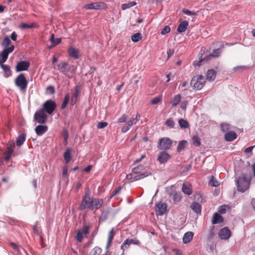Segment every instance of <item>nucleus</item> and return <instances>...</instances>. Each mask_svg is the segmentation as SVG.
<instances>
[{"label": "nucleus", "mask_w": 255, "mask_h": 255, "mask_svg": "<svg viewBox=\"0 0 255 255\" xmlns=\"http://www.w3.org/2000/svg\"><path fill=\"white\" fill-rule=\"evenodd\" d=\"M252 176L251 175L243 174L239 177L237 181L238 190L241 192H245L250 186Z\"/></svg>", "instance_id": "nucleus-1"}, {"label": "nucleus", "mask_w": 255, "mask_h": 255, "mask_svg": "<svg viewBox=\"0 0 255 255\" xmlns=\"http://www.w3.org/2000/svg\"><path fill=\"white\" fill-rule=\"evenodd\" d=\"M58 67L60 72L68 78L73 77V74L75 73L76 70L74 66L69 65L67 62L63 61L59 63Z\"/></svg>", "instance_id": "nucleus-2"}, {"label": "nucleus", "mask_w": 255, "mask_h": 255, "mask_svg": "<svg viewBox=\"0 0 255 255\" xmlns=\"http://www.w3.org/2000/svg\"><path fill=\"white\" fill-rule=\"evenodd\" d=\"M14 83L21 91H25L27 87L28 82L24 75L21 73L16 77Z\"/></svg>", "instance_id": "nucleus-3"}, {"label": "nucleus", "mask_w": 255, "mask_h": 255, "mask_svg": "<svg viewBox=\"0 0 255 255\" xmlns=\"http://www.w3.org/2000/svg\"><path fill=\"white\" fill-rule=\"evenodd\" d=\"M205 83V78L202 75L194 76L191 81V85L197 90L201 89Z\"/></svg>", "instance_id": "nucleus-4"}, {"label": "nucleus", "mask_w": 255, "mask_h": 255, "mask_svg": "<svg viewBox=\"0 0 255 255\" xmlns=\"http://www.w3.org/2000/svg\"><path fill=\"white\" fill-rule=\"evenodd\" d=\"M92 198H90V192L88 191L84 196L81 204L79 207L80 210H84L86 209H91Z\"/></svg>", "instance_id": "nucleus-5"}, {"label": "nucleus", "mask_w": 255, "mask_h": 255, "mask_svg": "<svg viewBox=\"0 0 255 255\" xmlns=\"http://www.w3.org/2000/svg\"><path fill=\"white\" fill-rule=\"evenodd\" d=\"M172 145V141L168 137H162L159 139L157 148L160 150H168Z\"/></svg>", "instance_id": "nucleus-6"}, {"label": "nucleus", "mask_w": 255, "mask_h": 255, "mask_svg": "<svg viewBox=\"0 0 255 255\" xmlns=\"http://www.w3.org/2000/svg\"><path fill=\"white\" fill-rule=\"evenodd\" d=\"M56 104L52 100H48L43 104V109L49 115L52 114L56 108Z\"/></svg>", "instance_id": "nucleus-7"}, {"label": "nucleus", "mask_w": 255, "mask_h": 255, "mask_svg": "<svg viewBox=\"0 0 255 255\" xmlns=\"http://www.w3.org/2000/svg\"><path fill=\"white\" fill-rule=\"evenodd\" d=\"M47 113L44 110V109H40L37 111L34 116V119L37 123L42 124L45 123L46 120L47 118Z\"/></svg>", "instance_id": "nucleus-8"}, {"label": "nucleus", "mask_w": 255, "mask_h": 255, "mask_svg": "<svg viewBox=\"0 0 255 255\" xmlns=\"http://www.w3.org/2000/svg\"><path fill=\"white\" fill-rule=\"evenodd\" d=\"M106 5L104 2H96L87 4L84 6L87 9L102 10L106 8Z\"/></svg>", "instance_id": "nucleus-9"}, {"label": "nucleus", "mask_w": 255, "mask_h": 255, "mask_svg": "<svg viewBox=\"0 0 255 255\" xmlns=\"http://www.w3.org/2000/svg\"><path fill=\"white\" fill-rule=\"evenodd\" d=\"M90 228V225H84L81 229L78 231L76 239H83L84 238H87V235L89 233Z\"/></svg>", "instance_id": "nucleus-10"}, {"label": "nucleus", "mask_w": 255, "mask_h": 255, "mask_svg": "<svg viewBox=\"0 0 255 255\" xmlns=\"http://www.w3.org/2000/svg\"><path fill=\"white\" fill-rule=\"evenodd\" d=\"M14 48V46L11 45L9 48H5L0 54V64L4 63L7 59L9 53L12 52Z\"/></svg>", "instance_id": "nucleus-11"}, {"label": "nucleus", "mask_w": 255, "mask_h": 255, "mask_svg": "<svg viewBox=\"0 0 255 255\" xmlns=\"http://www.w3.org/2000/svg\"><path fill=\"white\" fill-rule=\"evenodd\" d=\"M166 204L163 202H159L155 206V210L157 215L161 216L163 215L166 211Z\"/></svg>", "instance_id": "nucleus-12"}, {"label": "nucleus", "mask_w": 255, "mask_h": 255, "mask_svg": "<svg viewBox=\"0 0 255 255\" xmlns=\"http://www.w3.org/2000/svg\"><path fill=\"white\" fill-rule=\"evenodd\" d=\"M103 203L104 201L102 199L92 198L90 210H98L100 209L103 204Z\"/></svg>", "instance_id": "nucleus-13"}, {"label": "nucleus", "mask_w": 255, "mask_h": 255, "mask_svg": "<svg viewBox=\"0 0 255 255\" xmlns=\"http://www.w3.org/2000/svg\"><path fill=\"white\" fill-rule=\"evenodd\" d=\"M231 235V232L228 227H224L219 232V236L221 239H229Z\"/></svg>", "instance_id": "nucleus-14"}, {"label": "nucleus", "mask_w": 255, "mask_h": 255, "mask_svg": "<svg viewBox=\"0 0 255 255\" xmlns=\"http://www.w3.org/2000/svg\"><path fill=\"white\" fill-rule=\"evenodd\" d=\"M29 66V62L26 61H21L17 63L16 66V71L20 72L22 71H26L28 70Z\"/></svg>", "instance_id": "nucleus-15"}, {"label": "nucleus", "mask_w": 255, "mask_h": 255, "mask_svg": "<svg viewBox=\"0 0 255 255\" xmlns=\"http://www.w3.org/2000/svg\"><path fill=\"white\" fill-rule=\"evenodd\" d=\"M170 158V155L166 151H161L158 155L157 160L161 164L166 163Z\"/></svg>", "instance_id": "nucleus-16"}, {"label": "nucleus", "mask_w": 255, "mask_h": 255, "mask_svg": "<svg viewBox=\"0 0 255 255\" xmlns=\"http://www.w3.org/2000/svg\"><path fill=\"white\" fill-rule=\"evenodd\" d=\"M136 124V120H134L133 118L128 120L125 125L122 128V131L124 133L127 132L132 125Z\"/></svg>", "instance_id": "nucleus-17"}, {"label": "nucleus", "mask_w": 255, "mask_h": 255, "mask_svg": "<svg viewBox=\"0 0 255 255\" xmlns=\"http://www.w3.org/2000/svg\"><path fill=\"white\" fill-rule=\"evenodd\" d=\"M225 139L227 141H232L237 137V133L232 131L227 132L225 134Z\"/></svg>", "instance_id": "nucleus-18"}, {"label": "nucleus", "mask_w": 255, "mask_h": 255, "mask_svg": "<svg viewBox=\"0 0 255 255\" xmlns=\"http://www.w3.org/2000/svg\"><path fill=\"white\" fill-rule=\"evenodd\" d=\"M182 190L185 194L188 195H191L192 193L191 185L187 182L183 183L182 185Z\"/></svg>", "instance_id": "nucleus-19"}, {"label": "nucleus", "mask_w": 255, "mask_h": 255, "mask_svg": "<svg viewBox=\"0 0 255 255\" xmlns=\"http://www.w3.org/2000/svg\"><path fill=\"white\" fill-rule=\"evenodd\" d=\"M35 130L38 135L41 136L47 130V127L46 126L38 125L36 127Z\"/></svg>", "instance_id": "nucleus-20"}, {"label": "nucleus", "mask_w": 255, "mask_h": 255, "mask_svg": "<svg viewBox=\"0 0 255 255\" xmlns=\"http://www.w3.org/2000/svg\"><path fill=\"white\" fill-rule=\"evenodd\" d=\"M13 152V148L10 146H7V150L4 152V156L3 157V159L5 161L9 160L11 158Z\"/></svg>", "instance_id": "nucleus-21"}, {"label": "nucleus", "mask_w": 255, "mask_h": 255, "mask_svg": "<svg viewBox=\"0 0 255 255\" xmlns=\"http://www.w3.org/2000/svg\"><path fill=\"white\" fill-rule=\"evenodd\" d=\"M250 68V67L249 66L247 65L238 66L234 67L232 70V72L233 73L243 72L248 70Z\"/></svg>", "instance_id": "nucleus-22"}, {"label": "nucleus", "mask_w": 255, "mask_h": 255, "mask_svg": "<svg viewBox=\"0 0 255 255\" xmlns=\"http://www.w3.org/2000/svg\"><path fill=\"white\" fill-rule=\"evenodd\" d=\"M68 53L70 56L78 59L80 57L79 50L73 47H70L68 49Z\"/></svg>", "instance_id": "nucleus-23"}, {"label": "nucleus", "mask_w": 255, "mask_h": 255, "mask_svg": "<svg viewBox=\"0 0 255 255\" xmlns=\"http://www.w3.org/2000/svg\"><path fill=\"white\" fill-rule=\"evenodd\" d=\"M131 244L138 245L139 244L138 240H125L121 246V249L125 250V249L127 248Z\"/></svg>", "instance_id": "nucleus-24"}, {"label": "nucleus", "mask_w": 255, "mask_h": 255, "mask_svg": "<svg viewBox=\"0 0 255 255\" xmlns=\"http://www.w3.org/2000/svg\"><path fill=\"white\" fill-rule=\"evenodd\" d=\"M188 24V22L186 20L181 22L177 27L178 32L179 33L184 32L187 29Z\"/></svg>", "instance_id": "nucleus-25"}, {"label": "nucleus", "mask_w": 255, "mask_h": 255, "mask_svg": "<svg viewBox=\"0 0 255 255\" xmlns=\"http://www.w3.org/2000/svg\"><path fill=\"white\" fill-rule=\"evenodd\" d=\"M1 67L3 70L4 76L6 78H8L11 75L10 67L8 65L0 64Z\"/></svg>", "instance_id": "nucleus-26"}, {"label": "nucleus", "mask_w": 255, "mask_h": 255, "mask_svg": "<svg viewBox=\"0 0 255 255\" xmlns=\"http://www.w3.org/2000/svg\"><path fill=\"white\" fill-rule=\"evenodd\" d=\"M216 76V72L213 69L208 70L206 73L207 79L209 81H213Z\"/></svg>", "instance_id": "nucleus-27"}, {"label": "nucleus", "mask_w": 255, "mask_h": 255, "mask_svg": "<svg viewBox=\"0 0 255 255\" xmlns=\"http://www.w3.org/2000/svg\"><path fill=\"white\" fill-rule=\"evenodd\" d=\"M26 139V135L24 133L19 134L16 140V143L17 146H21Z\"/></svg>", "instance_id": "nucleus-28"}, {"label": "nucleus", "mask_w": 255, "mask_h": 255, "mask_svg": "<svg viewBox=\"0 0 255 255\" xmlns=\"http://www.w3.org/2000/svg\"><path fill=\"white\" fill-rule=\"evenodd\" d=\"M150 175H151V173L149 172H145L144 173L139 174L133 176L132 181H135L142 179Z\"/></svg>", "instance_id": "nucleus-29"}, {"label": "nucleus", "mask_w": 255, "mask_h": 255, "mask_svg": "<svg viewBox=\"0 0 255 255\" xmlns=\"http://www.w3.org/2000/svg\"><path fill=\"white\" fill-rule=\"evenodd\" d=\"M191 208L197 214L200 213L201 212V206L197 202H193L191 205Z\"/></svg>", "instance_id": "nucleus-30"}, {"label": "nucleus", "mask_w": 255, "mask_h": 255, "mask_svg": "<svg viewBox=\"0 0 255 255\" xmlns=\"http://www.w3.org/2000/svg\"><path fill=\"white\" fill-rule=\"evenodd\" d=\"M71 152L72 149L70 148H67L64 153V158L66 163H68L71 159Z\"/></svg>", "instance_id": "nucleus-31"}, {"label": "nucleus", "mask_w": 255, "mask_h": 255, "mask_svg": "<svg viewBox=\"0 0 255 255\" xmlns=\"http://www.w3.org/2000/svg\"><path fill=\"white\" fill-rule=\"evenodd\" d=\"M79 91L77 87H76L74 92L72 94L71 98V104L72 106L74 105L77 101L78 96L79 95Z\"/></svg>", "instance_id": "nucleus-32"}, {"label": "nucleus", "mask_w": 255, "mask_h": 255, "mask_svg": "<svg viewBox=\"0 0 255 255\" xmlns=\"http://www.w3.org/2000/svg\"><path fill=\"white\" fill-rule=\"evenodd\" d=\"M181 97L180 95L177 94L175 95L171 102L172 107H175L181 102Z\"/></svg>", "instance_id": "nucleus-33"}, {"label": "nucleus", "mask_w": 255, "mask_h": 255, "mask_svg": "<svg viewBox=\"0 0 255 255\" xmlns=\"http://www.w3.org/2000/svg\"><path fill=\"white\" fill-rule=\"evenodd\" d=\"M90 255H106L104 254H102V250L100 248H99L98 247H96L91 251Z\"/></svg>", "instance_id": "nucleus-34"}, {"label": "nucleus", "mask_w": 255, "mask_h": 255, "mask_svg": "<svg viewBox=\"0 0 255 255\" xmlns=\"http://www.w3.org/2000/svg\"><path fill=\"white\" fill-rule=\"evenodd\" d=\"M221 129L223 132L230 131L232 129L231 126L230 124L227 123H223L221 124Z\"/></svg>", "instance_id": "nucleus-35"}, {"label": "nucleus", "mask_w": 255, "mask_h": 255, "mask_svg": "<svg viewBox=\"0 0 255 255\" xmlns=\"http://www.w3.org/2000/svg\"><path fill=\"white\" fill-rule=\"evenodd\" d=\"M222 222V216L218 214V213H215L214 215L213 219L212 220V223L213 224H216L218 223H220Z\"/></svg>", "instance_id": "nucleus-36"}, {"label": "nucleus", "mask_w": 255, "mask_h": 255, "mask_svg": "<svg viewBox=\"0 0 255 255\" xmlns=\"http://www.w3.org/2000/svg\"><path fill=\"white\" fill-rule=\"evenodd\" d=\"M224 48V44H221L220 46V48L216 49L213 50V52L210 54L209 56L211 57H216L219 56L221 54V51L220 49Z\"/></svg>", "instance_id": "nucleus-37"}, {"label": "nucleus", "mask_w": 255, "mask_h": 255, "mask_svg": "<svg viewBox=\"0 0 255 255\" xmlns=\"http://www.w3.org/2000/svg\"><path fill=\"white\" fill-rule=\"evenodd\" d=\"M10 44H11V41H10L9 37L5 36L3 38L2 42V46H3L4 49L9 48L11 46Z\"/></svg>", "instance_id": "nucleus-38"}, {"label": "nucleus", "mask_w": 255, "mask_h": 255, "mask_svg": "<svg viewBox=\"0 0 255 255\" xmlns=\"http://www.w3.org/2000/svg\"><path fill=\"white\" fill-rule=\"evenodd\" d=\"M37 24L36 23H32L30 24L22 23L20 25L19 27L22 29H24L32 27H37Z\"/></svg>", "instance_id": "nucleus-39"}, {"label": "nucleus", "mask_w": 255, "mask_h": 255, "mask_svg": "<svg viewBox=\"0 0 255 255\" xmlns=\"http://www.w3.org/2000/svg\"><path fill=\"white\" fill-rule=\"evenodd\" d=\"M194 200L199 204V203H204L205 200L203 197L202 195L200 193H196L194 195Z\"/></svg>", "instance_id": "nucleus-40"}, {"label": "nucleus", "mask_w": 255, "mask_h": 255, "mask_svg": "<svg viewBox=\"0 0 255 255\" xmlns=\"http://www.w3.org/2000/svg\"><path fill=\"white\" fill-rule=\"evenodd\" d=\"M209 183L211 186L214 187H217L220 184L219 181L213 176L210 177Z\"/></svg>", "instance_id": "nucleus-41"}, {"label": "nucleus", "mask_w": 255, "mask_h": 255, "mask_svg": "<svg viewBox=\"0 0 255 255\" xmlns=\"http://www.w3.org/2000/svg\"><path fill=\"white\" fill-rule=\"evenodd\" d=\"M136 4V3L135 1H130L128 3H123L122 4V8L123 10H125V9L129 8Z\"/></svg>", "instance_id": "nucleus-42"}, {"label": "nucleus", "mask_w": 255, "mask_h": 255, "mask_svg": "<svg viewBox=\"0 0 255 255\" xmlns=\"http://www.w3.org/2000/svg\"><path fill=\"white\" fill-rule=\"evenodd\" d=\"M216 245L211 240H210L207 244V250L208 252H212L216 248Z\"/></svg>", "instance_id": "nucleus-43"}, {"label": "nucleus", "mask_w": 255, "mask_h": 255, "mask_svg": "<svg viewBox=\"0 0 255 255\" xmlns=\"http://www.w3.org/2000/svg\"><path fill=\"white\" fill-rule=\"evenodd\" d=\"M50 41L54 45H57L61 42V38H56L55 39L54 34H52L51 35V37L50 38Z\"/></svg>", "instance_id": "nucleus-44"}, {"label": "nucleus", "mask_w": 255, "mask_h": 255, "mask_svg": "<svg viewBox=\"0 0 255 255\" xmlns=\"http://www.w3.org/2000/svg\"><path fill=\"white\" fill-rule=\"evenodd\" d=\"M141 34L140 33H136L131 36V40L134 42H137L141 39Z\"/></svg>", "instance_id": "nucleus-45"}, {"label": "nucleus", "mask_w": 255, "mask_h": 255, "mask_svg": "<svg viewBox=\"0 0 255 255\" xmlns=\"http://www.w3.org/2000/svg\"><path fill=\"white\" fill-rule=\"evenodd\" d=\"M186 143V141L185 140L179 142L177 148V150L178 152H181L185 148Z\"/></svg>", "instance_id": "nucleus-46"}, {"label": "nucleus", "mask_w": 255, "mask_h": 255, "mask_svg": "<svg viewBox=\"0 0 255 255\" xmlns=\"http://www.w3.org/2000/svg\"><path fill=\"white\" fill-rule=\"evenodd\" d=\"M69 95L68 94H66L64 97V101L61 105L62 109H64L67 107V105L69 102Z\"/></svg>", "instance_id": "nucleus-47"}, {"label": "nucleus", "mask_w": 255, "mask_h": 255, "mask_svg": "<svg viewBox=\"0 0 255 255\" xmlns=\"http://www.w3.org/2000/svg\"><path fill=\"white\" fill-rule=\"evenodd\" d=\"M192 139L194 145L199 146L200 145V139L197 136H194Z\"/></svg>", "instance_id": "nucleus-48"}, {"label": "nucleus", "mask_w": 255, "mask_h": 255, "mask_svg": "<svg viewBox=\"0 0 255 255\" xmlns=\"http://www.w3.org/2000/svg\"><path fill=\"white\" fill-rule=\"evenodd\" d=\"M143 169V166L141 165H139L132 169V172L134 174H138L141 172Z\"/></svg>", "instance_id": "nucleus-49"}, {"label": "nucleus", "mask_w": 255, "mask_h": 255, "mask_svg": "<svg viewBox=\"0 0 255 255\" xmlns=\"http://www.w3.org/2000/svg\"><path fill=\"white\" fill-rule=\"evenodd\" d=\"M194 233L192 232H187L184 235L182 239H192Z\"/></svg>", "instance_id": "nucleus-50"}, {"label": "nucleus", "mask_w": 255, "mask_h": 255, "mask_svg": "<svg viewBox=\"0 0 255 255\" xmlns=\"http://www.w3.org/2000/svg\"><path fill=\"white\" fill-rule=\"evenodd\" d=\"M179 125L181 128H186L188 127V123L183 119H180L178 121Z\"/></svg>", "instance_id": "nucleus-51"}, {"label": "nucleus", "mask_w": 255, "mask_h": 255, "mask_svg": "<svg viewBox=\"0 0 255 255\" xmlns=\"http://www.w3.org/2000/svg\"><path fill=\"white\" fill-rule=\"evenodd\" d=\"M165 124L167 127L173 128L175 125V123L171 119H169L167 120Z\"/></svg>", "instance_id": "nucleus-52"}, {"label": "nucleus", "mask_w": 255, "mask_h": 255, "mask_svg": "<svg viewBox=\"0 0 255 255\" xmlns=\"http://www.w3.org/2000/svg\"><path fill=\"white\" fill-rule=\"evenodd\" d=\"M128 119V116L126 114H123L120 118L118 120V123H125Z\"/></svg>", "instance_id": "nucleus-53"}, {"label": "nucleus", "mask_w": 255, "mask_h": 255, "mask_svg": "<svg viewBox=\"0 0 255 255\" xmlns=\"http://www.w3.org/2000/svg\"><path fill=\"white\" fill-rule=\"evenodd\" d=\"M182 11L185 14H187L188 15H191V16H196L197 15V14H196V13L195 12L190 11V10H189V9H183Z\"/></svg>", "instance_id": "nucleus-54"}, {"label": "nucleus", "mask_w": 255, "mask_h": 255, "mask_svg": "<svg viewBox=\"0 0 255 255\" xmlns=\"http://www.w3.org/2000/svg\"><path fill=\"white\" fill-rule=\"evenodd\" d=\"M121 189H122L121 186H118L117 188H116L112 192L111 198L119 194L121 191Z\"/></svg>", "instance_id": "nucleus-55"}, {"label": "nucleus", "mask_w": 255, "mask_h": 255, "mask_svg": "<svg viewBox=\"0 0 255 255\" xmlns=\"http://www.w3.org/2000/svg\"><path fill=\"white\" fill-rule=\"evenodd\" d=\"M173 200L174 202H179L181 200L180 194L177 193H175L173 196Z\"/></svg>", "instance_id": "nucleus-56"}, {"label": "nucleus", "mask_w": 255, "mask_h": 255, "mask_svg": "<svg viewBox=\"0 0 255 255\" xmlns=\"http://www.w3.org/2000/svg\"><path fill=\"white\" fill-rule=\"evenodd\" d=\"M170 31V27L169 26H165L161 30V34L164 35L168 33Z\"/></svg>", "instance_id": "nucleus-57"}, {"label": "nucleus", "mask_w": 255, "mask_h": 255, "mask_svg": "<svg viewBox=\"0 0 255 255\" xmlns=\"http://www.w3.org/2000/svg\"><path fill=\"white\" fill-rule=\"evenodd\" d=\"M161 100V98L160 97H156L154 98L151 101V104L152 105H155L157 104L158 102H159Z\"/></svg>", "instance_id": "nucleus-58"}, {"label": "nucleus", "mask_w": 255, "mask_h": 255, "mask_svg": "<svg viewBox=\"0 0 255 255\" xmlns=\"http://www.w3.org/2000/svg\"><path fill=\"white\" fill-rule=\"evenodd\" d=\"M108 125V123L107 122H99L98 124L97 128L99 129L103 128Z\"/></svg>", "instance_id": "nucleus-59"}, {"label": "nucleus", "mask_w": 255, "mask_h": 255, "mask_svg": "<svg viewBox=\"0 0 255 255\" xmlns=\"http://www.w3.org/2000/svg\"><path fill=\"white\" fill-rule=\"evenodd\" d=\"M62 176L64 178L68 177V168L67 167H64L63 168Z\"/></svg>", "instance_id": "nucleus-60"}, {"label": "nucleus", "mask_w": 255, "mask_h": 255, "mask_svg": "<svg viewBox=\"0 0 255 255\" xmlns=\"http://www.w3.org/2000/svg\"><path fill=\"white\" fill-rule=\"evenodd\" d=\"M6 221L8 223L11 225H15L17 222L15 220L11 219L10 218H7L6 219Z\"/></svg>", "instance_id": "nucleus-61"}, {"label": "nucleus", "mask_w": 255, "mask_h": 255, "mask_svg": "<svg viewBox=\"0 0 255 255\" xmlns=\"http://www.w3.org/2000/svg\"><path fill=\"white\" fill-rule=\"evenodd\" d=\"M10 246L14 249L16 251L19 252L20 251V246H17L16 244L13 243H11Z\"/></svg>", "instance_id": "nucleus-62"}, {"label": "nucleus", "mask_w": 255, "mask_h": 255, "mask_svg": "<svg viewBox=\"0 0 255 255\" xmlns=\"http://www.w3.org/2000/svg\"><path fill=\"white\" fill-rule=\"evenodd\" d=\"M187 105V101H184L180 102V107L183 110H185Z\"/></svg>", "instance_id": "nucleus-63"}, {"label": "nucleus", "mask_w": 255, "mask_h": 255, "mask_svg": "<svg viewBox=\"0 0 255 255\" xmlns=\"http://www.w3.org/2000/svg\"><path fill=\"white\" fill-rule=\"evenodd\" d=\"M114 237V229H112L108 234V239H113Z\"/></svg>", "instance_id": "nucleus-64"}]
</instances>
